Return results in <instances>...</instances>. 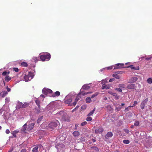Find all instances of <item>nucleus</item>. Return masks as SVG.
I'll return each instance as SVG.
<instances>
[{"mask_svg":"<svg viewBox=\"0 0 152 152\" xmlns=\"http://www.w3.org/2000/svg\"><path fill=\"white\" fill-rule=\"evenodd\" d=\"M109 88V87L108 86H107L105 84H103L102 87V89H103L106 88V89H108Z\"/></svg>","mask_w":152,"mask_h":152,"instance_id":"nucleus-21","label":"nucleus"},{"mask_svg":"<svg viewBox=\"0 0 152 152\" xmlns=\"http://www.w3.org/2000/svg\"><path fill=\"white\" fill-rule=\"evenodd\" d=\"M87 123L86 121H84L82 122L81 124V125L82 126H83L86 125Z\"/></svg>","mask_w":152,"mask_h":152,"instance_id":"nucleus-44","label":"nucleus"},{"mask_svg":"<svg viewBox=\"0 0 152 152\" xmlns=\"http://www.w3.org/2000/svg\"><path fill=\"white\" fill-rule=\"evenodd\" d=\"M59 124V123L58 121H57V122H51L48 124V129L51 131H52L56 128Z\"/></svg>","mask_w":152,"mask_h":152,"instance_id":"nucleus-2","label":"nucleus"},{"mask_svg":"<svg viewBox=\"0 0 152 152\" xmlns=\"http://www.w3.org/2000/svg\"><path fill=\"white\" fill-rule=\"evenodd\" d=\"M115 96V99H118L119 98H118V96H117V94H116V96Z\"/></svg>","mask_w":152,"mask_h":152,"instance_id":"nucleus-58","label":"nucleus"},{"mask_svg":"<svg viewBox=\"0 0 152 152\" xmlns=\"http://www.w3.org/2000/svg\"><path fill=\"white\" fill-rule=\"evenodd\" d=\"M40 96L41 97H42L43 98H44L45 97V96H44V95H42V94H41V95H40Z\"/></svg>","mask_w":152,"mask_h":152,"instance_id":"nucleus-64","label":"nucleus"},{"mask_svg":"<svg viewBox=\"0 0 152 152\" xmlns=\"http://www.w3.org/2000/svg\"><path fill=\"white\" fill-rule=\"evenodd\" d=\"M86 108V106H82L81 107V109H85Z\"/></svg>","mask_w":152,"mask_h":152,"instance_id":"nucleus-54","label":"nucleus"},{"mask_svg":"<svg viewBox=\"0 0 152 152\" xmlns=\"http://www.w3.org/2000/svg\"><path fill=\"white\" fill-rule=\"evenodd\" d=\"M60 94V93L59 91H56L55 93L54 94H53L52 96L53 97H55L56 96H59Z\"/></svg>","mask_w":152,"mask_h":152,"instance_id":"nucleus-22","label":"nucleus"},{"mask_svg":"<svg viewBox=\"0 0 152 152\" xmlns=\"http://www.w3.org/2000/svg\"><path fill=\"white\" fill-rule=\"evenodd\" d=\"M136 87L135 84H129L127 86V88L130 89H134Z\"/></svg>","mask_w":152,"mask_h":152,"instance_id":"nucleus-10","label":"nucleus"},{"mask_svg":"<svg viewBox=\"0 0 152 152\" xmlns=\"http://www.w3.org/2000/svg\"><path fill=\"white\" fill-rule=\"evenodd\" d=\"M92 141L93 142H94L96 141V140L94 139H92Z\"/></svg>","mask_w":152,"mask_h":152,"instance_id":"nucleus-63","label":"nucleus"},{"mask_svg":"<svg viewBox=\"0 0 152 152\" xmlns=\"http://www.w3.org/2000/svg\"><path fill=\"white\" fill-rule=\"evenodd\" d=\"M21 65L22 66L25 67L27 66L28 64L27 63L25 62H23L21 63Z\"/></svg>","mask_w":152,"mask_h":152,"instance_id":"nucleus-31","label":"nucleus"},{"mask_svg":"<svg viewBox=\"0 0 152 152\" xmlns=\"http://www.w3.org/2000/svg\"><path fill=\"white\" fill-rule=\"evenodd\" d=\"M121 72V71H117L115 72V73L117 74H119L120 72Z\"/></svg>","mask_w":152,"mask_h":152,"instance_id":"nucleus-61","label":"nucleus"},{"mask_svg":"<svg viewBox=\"0 0 152 152\" xmlns=\"http://www.w3.org/2000/svg\"><path fill=\"white\" fill-rule=\"evenodd\" d=\"M92 120V118L91 117H87L86 119V120L87 121H91Z\"/></svg>","mask_w":152,"mask_h":152,"instance_id":"nucleus-40","label":"nucleus"},{"mask_svg":"<svg viewBox=\"0 0 152 152\" xmlns=\"http://www.w3.org/2000/svg\"><path fill=\"white\" fill-rule=\"evenodd\" d=\"M128 67H130L132 69L138 70L139 69V68L138 67L137 69L135 67L131 65Z\"/></svg>","mask_w":152,"mask_h":152,"instance_id":"nucleus-26","label":"nucleus"},{"mask_svg":"<svg viewBox=\"0 0 152 152\" xmlns=\"http://www.w3.org/2000/svg\"><path fill=\"white\" fill-rule=\"evenodd\" d=\"M7 91L8 92H9L10 91V89L9 88H8L7 87Z\"/></svg>","mask_w":152,"mask_h":152,"instance_id":"nucleus-55","label":"nucleus"},{"mask_svg":"<svg viewBox=\"0 0 152 152\" xmlns=\"http://www.w3.org/2000/svg\"><path fill=\"white\" fill-rule=\"evenodd\" d=\"M86 102L87 103H90L91 101V99L90 97H87L86 99Z\"/></svg>","mask_w":152,"mask_h":152,"instance_id":"nucleus-27","label":"nucleus"},{"mask_svg":"<svg viewBox=\"0 0 152 152\" xmlns=\"http://www.w3.org/2000/svg\"><path fill=\"white\" fill-rule=\"evenodd\" d=\"M124 64H117L116 65V66H115L114 69L120 68L123 67Z\"/></svg>","mask_w":152,"mask_h":152,"instance_id":"nucleus-11","label":"nucleus"},{"mask_svg":"<svg viewBox=\"0 0 152 152\" xmlns=\"http://www.w3.org/2000/svg\"><path fill=\"white\" fill-rule=\"evenodd\" d=\"M115 89L118 91L120 92H122V90L120 88H116Z\"/></svg>","mask_w":152,"mask_h":152,"instance_id":"nucleus-46","label":"nucleus"},{"mask_svg":"<svg viewBox=\"0 0 152 152\" xmlns=\"http://www.w3.org/2000/svg\"><path fill=\"white\" fill-rule=\"evenodd\" d=\"M113 136V133L110 132H108L106 136H105V138L106 139H108L110 137H111Z\"/></svg>","mask_w":152,"mask_h":152,"instance_id":"nucleus-12","label":"nucleus"},{"mask_svg":"<svg viewBox=\"0 0 152 152\" xmlns=\"http://www.w3.org/2000/svg\"><path fill=\"white\" fill-rule=\"evenodd\" d=\"M125 132L126 133H127V134H128L129 132V131L127 129H125Z\"/></svg>","mask_w":152,"mask_h":152,"instance_id":"nucleus-48","label":"nucleus"},{"mask_svg":"<svg viewBox=\"0 0 152 152\" xmlns=\"http://www.w3.org/2000/svg\"><path fill=\"white\" fill-rule=\"evenodd\" d=\"M57 116L59 117L62 120L66 121L68 120V116L67 113L63 111H60L56 114Z\"/></svg>","mask_w":152,"mask_h":152,"instance_id":"nucleus-1","label":"nucleus"},{"mask_svg":"<svg viewBox=\"0 0 152 152\" xmlns=\"http://www.w3.org/2000/svg\"><path fill=\"white\" fill-rule=\"evenodd\" d=\"M109 93L111 94V95H112L114 96H116V94L115 93H113L111 92H109Z\"/></svg>","mask_w":152,"mask_h":152,"instance_id":"nucleus-39","label":"nucleus"},{"mask_svg":"<svg viewBox=\"0 0 152 152\" xmlns=\"http://www.w3.org/2000/svg\"><path fill=\"white\" fill-rule=\"evenodd\" d=\"M90 88V86H88L86 84H85L83 86L82 89H83V90H87L89 89Z\"/></svg>","mask_w":152,"mask_h":152,"instance_id":"nucleus-17","label":"nucleus"},{"mask_svg":"<svg viewBox=\"0 0 152 152\" xmlns=\"http://www.w3.org/2000/svg\"><path fill=\"white\" fill-rule=\"evenodd\" d=\"M91 149L92 150H95L97 151H99L98 148L96 147H91Z\"/></svg>","mask_w":152,"mask_h":152,"instance_id":"nucleus-29","label":"nucleus"},{"mask_svg":"<svg viewBox=\"0 0 152 152\" xmlns=\"http://www.w3.org/2000/svg\"><path fill=\"white\" fill-rule=\"evenodd\" d=\"M125 86V85L123 84H120L118 86V87L120 88H124Z\"/></svg>","mask_w":152,"mask_h":152,"instance_id":"nucleus-42","label":"nucleus"},{"mask_svg":"<svg viewBox=\"0 0 152 152\" xmlns=\"http://www.w3.org/2000/svg\"><path fill=\"white\" fill-rule=\"evenodd\" d=\"M129 140H124L123 141V142L125 144H128L129 143Z\"/></svg>","mask_w":152,"mask_h":152,"instance_id":"nucleus-34","label":"nucleus"},{"mask_svg":"<svg viewBox=\"0 0 152 152\" xmlns=\"http://www.w3.org/2000/svg\"><path fill=\"white\" fill-rule=\"evenodd\" d=\"M43 93L45 95H47L49 93H52V91L50 89H48L45 88H44L42 90Z\"/></svg>","mask_w":152,"mask_h":152,"instance_id":"nucleus-6","label":"nucleus"},{"mask_svg":"<svg viewBox=\"0 0 152 152\" xmlns=\"http://www.w3.org/2000/svg\"><path fill=\"white\" fill-rule=\"evenodd\" d=\"M148 101V98H146L142 102L140 105V107L142 109H143L144 108V107L145 105L147 103Z\"/></svg>","mask_w":152,"mask_h":152,"instance_id":"nucleus-5","label":"nucleus"},{"mask_svg":"<svg viewBox=\"0 0 152 152\" xmlns=\"http://www.w3.org/2000/svg\"><path fill=\"white\" fill-rule=\"evenodd\" d=\"M121 109V107H116L115 108V110L119 111Z\"/></svg>","mask_w":152,"mask_h":152,"instance_id":"nucleus-47","label":"nucleus"},{"mask_svg":"<svg viewBox=\"0 0 152 152\" xmlns=\"http://www.w3.org/2000/svg\"><path fill=\"white\" fill-rule=\"evenodd\" d=\"M125 110L126 112L128 111H129L128 107L126 108L125 109Z\"/></svg>","mask_w":152,"mask_h":152,"instance_id":"nucleus-57","label":"nucleus"},{"mask_svg":"<svg viewBox=\"0 0 152 152\" xmlns=\"http://www.w3.org/2000/svg\"><path fill=\"white\" fill-rule=\"evenodd\" d=\"M37 146L38 147V148L39 150H42L43 148V146L41 145H39Z\"/></svg>","mask_w":152,"mask_h":152,"instance_id":"nucleus-33","label":"nucleus"},{"mask_svg":"<svg viewBox=\"0 0 152 152\" xmlns=\"http://www.w3.org/2000/svg\"><path fill=\"white\" fill-rule=\"evenodd\" d=\"M32 78V77L30 72L29 73V74L28 75H26L24 77V79L26 81H28V80H30Z\"/></svg>","mask_w":152,"mask_h":152,"instance_id":"nucleus-4","label":"nucleus"},{"mask_svg":"<svg viewBox=\"0 0 152 152\" xmlns=\"http://www.w3.org/2000/svg\"><path fill=\"white\" fill-rule=\"evenodd\" d=\"M50 57V54L41 55L40 57V58L42 61H48Z\"/></svg>","mask_w":152,"mask_h":152,"instance_id":"nucleus-3","label":"nucleus"},{"mask_svg":"<svg viewBox=\"0 0 152 152\" xmlns=\"http://www.w3.org/2000/svg\"><path fill=\"white\" fill-rule=\"evenodd\" d=\"M94 110H92L91 111L90 113L88 115V116H90L91 115H92L94 113Z\"/></svg>","mask_w":152,"mask_h":152,"instance_id":"nucleus-38","label":"nucleus"},{"mask_svg":"<svg viewBox=\"0 0 152 152\" xmlns=\"http://www.w3.org/2000/svg\"><path fill=\"white\" fill-rule=\"evenodd\" d=\"M7 91H4L1 92L0 93V96H1L2 97H4L7 95Z\"/></svg>","mask_w":152,"mask_h":152,"instance_id":"nucleus-15","label":"nucleus"},{"mask_svg":"<svg viewBox=\"0 0 152 152\" xmlns=\"http://www.w3.org/2000/svg\"><path fill=\"white\" fill-rule=\"evenodd\" d=\"M4 79L6 81L8 82L11 80V77H10L9 76L7 75Z\"/></svg>","mask_w":152,"mask_h":152,"instance_id":"nucleus-25","label":"nucleus"},{"mask_svg":"<svg viewBox=\"0 0 152 152\" xmlns=\"http://www.w3.org/2000/svg\"><path fill=\"white\" fill-rule=\"evenodd\" d=\"M32 151L33 152H39L38 147L36 146L33 149Z\"/></svg>","mask_w":152,"mask_h":152,"instance_id":"nucleus-23","label":"nucleus"},{"mask_svg":"<svg viewBox=\"0 0 152 152\" xmlns=\"http://www.w3.org/2000/svg\"><path fill=\"white\" fill-rule=\"evenodd\" d=\"M88 94V93H87H87H83V92H80V93L79 94H82V95L83 96H85V95H86Z\"/></svg>","mask_w":152,"mask_h":152,"instance_id":"nucleus-41","label":"nucleus"},{"mask_svg":"<svg viewBox=\"0 0 152 152\" xmlns=\"http://www.w3.org/2000/svg\"><path fill=\"white\" fill-rule=\"evenodd\" d=\"M98 95V94L97 93H96L93 95H92L91 96V98H93L94 97L97 96Z\"/></svg>","mask_w":152,"mask_h":152,"instance_id":"nucleus-45","label":"nucleus"},{"mask_svg":"<svg viewBox=\"0 0 152 152\" xmlns=\"http://www.w3.org/2000/svg\"><path fill=\"white\" fill-rule=\"evenodd\" d=\"M148 83L149 84H151L152 83V78H149L147 80Z\"/></svg>","mask_w":152,"mask_h":152,"instance_id":"nucleus-30","label":"nucleus"},{"mask_svg":"<svg viewBox=\"0 0 152 152\" xmlns=\"http://www.w3.org/2000/svg\"><path fill=\"white\" fill-rule=\"evenodd\" d=\"M113 76L117 79H120V77L117 74H113Z\"/></svg>","mask_w":152,"mask_h":152,"instance_id":"nucleus-28","label":"nucleus"},{"mask_svg":"<svg viewBox=\"0 0 152 152\" xmlns=\"http://www.w3.org/2000/svg\"><path fill=\"white\" fill-rule=\"evenodd\" d=\"M137 101H134V102L133 105L131 106H129V107H133V106H135V105L137 104Z\"/></svg>","mask_w":152,"mask_h":152,"instance_id":"nucleus-43","label":"nucleus"},{"mask_svg":"<svg viewBox=\"0 0 152 152\" xmlns=\"http://www.w3.org/2000/svg\"><path fill=\"white\" fill-rule=\"evenodd\" d=\"M115 80L114 78H112V79H110L109 80V82H112V81H113L114 80Z\"/></svg>","mask_w":152,"mask_h":152,"instance_id":"nucleus-52","label":"nucleus"},{"mask_svg":"<svg viewBox=\"0 0 152 152\" xmlns=\"http://www.w3.org/2000/svg\"><path fill=\"white\" fill-rule=\"evenodd\" d=\"M29 104V103L27 102H25L23 104V103L22 102H20V107L22 108L26 107L28 106Z\"/></svg>","mask_w":152,"mask_h":152,"instance_id":"nucleus-9","label":"nucleus"},{"mask_svg":"<svg viewBox=\"0 0 152 152\" xmlns=\"http://www.w3.org/2000/svg\"><path fill=\"white\" fill-rule=\"evenodd\" d=\"M27 125L26 124H25L22 127V128L21 129V131H23V132H26V131H28L27 130Z\"/></svg>","mask_w":152,"mask_h":152,"instance_id":"nucleus-13","label":"nucleus"},{"mask_svg":"<svg viewBox=\"0 0 152 152\" xmlns=\"http://www.w3.org/2000/svg\"><path fill=\"white\" fill-rule=\"evenodd\" d=\"M151 58H145V59L147 60H150L151 59Z\"/></svg>","mask_w":152,"mask_h":152,"instance_id":"nucleus-60","label":"nucleus"},{"mask_svg":"<svg viewBox=\"0 0 152 152\" xmlns=\"http://www.w3.org/2000/svg\"><path fill=\"white\" fill-rule=\"evenodd\" d=\"M137 80V78L135 76L131 77L128 81L129 83H132L136 81Z\"/></svg>","mask_w":152,"mask_h":152,"instance_id":"nucleus-7","label":"nucleus"},{"mask_svg":"<svg viewBox=\"0 0 152 152\" xmlns=\"http://www.w3.org/2000/svg\"><path fill=\"white\" fill-rule=\"evenodd\" d=\"M139 124V122L138 121H135V123L134 124V126H137Z\"/></svg>","mask_w":152,"mask_h":152,"instance_id":"nucleus-36","label":"nucleus"},{"mask_svg":"<svg viewBox=\"0 0 152 152\" xmlns=\"http://www.w3.org/2000/svg\"><path fill=\"white\" fill-rule=\"evenodd\" d=\"M13 69L16 72H18L19 71V69L18 68H14Z\"/></svg>","mask_w":152,"mask_h":152,"instance_id":"nucleus-50","label":"nucleus"},{"mask_svg":"<svg viewBox=\"0 0 152 152\" xmlns=\"http://www.w3.org/2000/svg\"><path fill=\"white\" fill-rule=\"evenodd\" d=\"M72 99L69 98L67 100H65V102L66 104H69L72 102Z\"/></svg>","mask_w":152,"mask_h":152,"instance_id":"nucleus-18","label":"nucleus"},{"mask_svg":"<svg viewBox=\"0 0 152 152\" xmlns=\"http://www.w3.org/2000/svg\"><path fill=\"white\" fill-rule=\"evenodd\" d=\"M35 102L38 107H40L39 105V101L38 100H36Z\"/></svg>","mask_w":152,"mask_h":152,"instance_id":"nucleus-37","label":"nucleus"},{"mask_svg":"<svg viewBox=\"0 0 152 152\" xmlns=\"http://www.w3.org/2000/svg\"><path fill=\"white\" fill-rule=\"evenodd\" d=\"M20 152H26V150L25 149H22Z\"/></svg>","mask_w":152,"mask_h":152,"instance_id":"nucleus-51","label":"nucleus"},{"mask_svg":"<svg viewBox=\"0 0 152 152\" xmlns=\"http://www.w3.org/2000/svg\"><path fill=\"white\" fill-rule=\"evenodd\" d=\"M76 103L77 102H76L75 101V102L72 103V104L73 105L75 106L76 104Z\"/></svg>","mask_w":152,"mask_h":152,"instance_id":"nucleus-56","label":"nucleus"},{"mask_svg":"<svg viewBox=\"0 0 152 152\" xmlns=\"http://www.w3.org/2000/svg\"><path fill=\"white\" fill-rule=\"evenodd\" d=\"M73 134L74 137H76L79 135L80 133L78 131H75L73 132Z\"/></svg>","mask_w":152,"mask_h":152,"instance_id":"nucleus-19","label":"nucleus"},{"mask_svg":"<svg viewBox=\"0 0 152 152\" xmlns=\"http://www.w3.org/2000/svg\"><path fill=\"white\" fill-rule=\"evenodd\" d=\"M103 131V128L102 127H99L98 129H96L95 132L96 133H101Z\"/></svg>","mask_w":152,"mask_h":152,"instance_id":"nucleus-16","label":"nucleus"},{"mask_svg":"<svg viewBox=\"0 0 152 152\" xmlns=\"http://www.w3.org/2000/svg\"><path fill=\"white\" fill-rule=\"evenodd\" d=\"M79 140L81 142H83L85 141L86 139L85 137H81L79 139Z\"/></svg>","mask_w":152,"mask_h":152,"instance_id":"nucleus-32","label":"nucleus"},{"mask_svg":"<svg viewBox=\"0 0 152 152\" xmlns=\"http://www.w3.org/2000/svg\"><path fill=\"white\" fill-rule=\"evenodd\" d=\"M18 132L19 131H18L15 130L12 132H11V133L15 137H16V134L18 133Z\"/></svg>","mask_w":152,"mask_h":152,"instance_id":"nucleus-20","label":"nucleus"},{"mask_svg":"<svg viewBox=\"0 0 152 152\" xmlns=\"http://www.w3.org/2000/svg\"><path fill=\"white\" fill-rule=\"evenodd\" d=\"M34 61L36 62L37 61V58H34Z\"/></svg>","mask_w":152,"mask_h":152,"instance_id":"nucleus-59","label":"nucleus"},{"mask_svg":"<svg viewBox=\"0 0 152 152\" xmlns=\"http://www.w3.org/2000/svg\"><path fill=\"white\" fill-rule=\"evenodd\" d=\"M10 73V72H7L6 71H4L2 73V75L3 76H5L6 75L8 74H9Z\"/></svg>","mask_w":152,"mask_h":152,"instance_id":"nucleus-35","label":"nucleus"},{"mask_svg":"<svg viewBox=\"0 0 152 152\" xmlns=\"http://www.w3.org/2000/svg\"><path fill=\"white\" fill-rule=\"evenodd\" d=\"M79 99V98H78V97H76V98H75V101L76 102H77L78 101Z\"/></svg>","mask_w":152,"mask_h":152,"instance_id":"nucleus-53","label":"nucleus"},{"mask_svg":"<svg viewBox=\"0 0 152 152\" xmlns=\"http://www.w3.org/2000/svg\"><path fill=\"white\" fill-rule=\"evenodd\" d=\"M35 124L34 123H32L30 124H29L28 126V127L27 129V130L28 131H29L31 130H32L34 127Z\"/></svg>","mask_w":152,"mask_h":152,"instance_id":"nucleus-8","label":"nucleus"},{"mask_svg":"<svg viewBox=\"0 0 152 152\" xmlns=\"http://www.w3.org/2000/svg\"><path fill=\"white\" fill-rule=\"evenodd\" d=\"M34 112L37 114H39L40 113V107H38L35 108Z\"/></svg>","mask_w":152,"mask_h":152,"instance_id":"nucleus-14","label":"nucleus"},{"mask_svg":"<svg viewBox=\"0 0 152 152\" xmlns=\"http://www.w3.org/2000/svg\"><path fill=\"white\" fill-rule=\"evenodd\" d=\"M43 118V116H42L39 117L37 121V123L38 124H39L40 121L42 120Z\"/></svg>","mask_w":152,"mask_h":152,"instance_id":"nucleus-24","label":"nucleus"},{"mask_svg":"<svg viewBox=\"0 0 152 152\" xmlns=\"http://www.w3.org/2000/svg\"><path fill=\"white\" fill-rule=\"evenodd\" d=\"M5 132L6 134H8L10 133V131L9 129H7L6 130Z\"/></svg>","mask_w":152,"mask_h":152,"instance_id":"nucleus-49","label":"nucleus"},{"mask_svg":"<svg viewBox=\"0 0 152 152\" xmlns=\"http://www.w3.org/2000/svg\"><path fill=\"white\" fill-rule=\"evenodd\" d=\"M108 69H112V67H109L107 68Z\"/></svg>","mask_w":152,"mask_h":152,"instance_id":"nucleus-62","label":"nucleus"}]
</instances>
